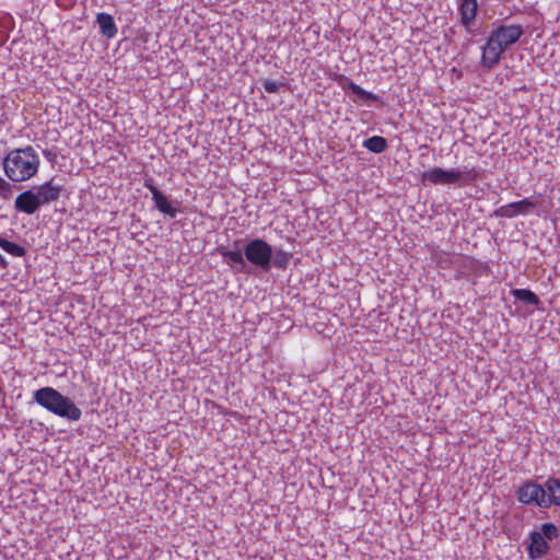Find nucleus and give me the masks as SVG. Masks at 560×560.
<instances>
[{
	"mask_svg": "<svg viewBox=\"0 0 560 560\" xmlns=\"http://www.w3.org/2000/svg\"><path fill=\"white\" fill-rule=\"evenodd\" d=\"M544 487V509L560 506V479L549 478Z\"/></svg>",
	"mask_w": 560,
	"mask_h": 560,
	"instance_id": "ddd939ff",
	"label": "nucleus"
},
{
	"mask_svg": "<svg viewBox=\"0 0 560 560\" xmlns=\"http://www.w3.org/2000/svg\"><path fill=\"white\" fill-rule=\"evenodd\" d=\"M359 100L361 101H380V96L376 94H373L372 92H368L363 90L360 85L357 83L353 85V88L350 90Z\"/></svg>",
	"mask_w": 560,
	"mask_h": 560,
	"instance_id": "aec40b11",
	"label": "nucleus"
},
{
	"mask_svg": "<svg viewBox=\"0 0 560 560\" xmlns=\"http://www.w3.org/2000/svg\"><path fill=\"white\" fill-rule=\"evenodd\" d=\"M13 194V185L0 176V197L2 199H10Z\"/></svg>",
	"mask_w": 560,
	"mask_h": 560,
	"instance_id": "5701e85b",
	"label": "nucleus"
},
{
	"mask_svg": "<svg viewBox=\"0 0 560 560\" xmlns=\"http://www.w3.org/2000/svg\"><path fill=\"white\" fill-rule=\"evenodd\" d=\"M546 540H555L560 536L559 528L553 523H544L540 526V532Z\"/></svg>",
	"mask_w": 560,
	"mask_h": 560,
	"instance_id": "6ab92c4d",
	"label": "nucleus"
},
{
	"mask_svg": "<svg viewBox=\"0 0 560 560\" xmlns=\"http://www.w3.org/2000/svg\"><path fill=\"white\" fill-rule=\"evenodd\" d=\"M42 205L34 188L24 190L16 196L14 200V209L16 212H21L27 215L36 213L40 209Z\"/></svg>",
	"mask_w": 560,
	"mask_h": 560,
	"instance_id": "1a4fd4ad",
	"label": "nucleus"
},
{
	"mask_svg": "<svg viewBox=\"0 0 560 560\" xmlns=\"http://www.w3.org/2000/svg\"><path fill=\"white\" fill-rule=\"evenodd\" d=\"M334 80L343 91L351 90L355 84L349 77L345 74H336Z\"/></svg>",
	"mask_w": 560,
	"mask_h": 560,
	"instance_id": "4be33fe9",
	"label": "nucleus"
},
{
	"mask_svg": "<svg viewBox=\"0 0 560 560\" xmlns=\"http://www.w3.org/2000/svg\"><path fill=\"white\" fill-rule=\"evenodd\" d=\"M458 12L462 25L467 32H471L478 12L477 0H460Z\"/></svg>",
	"mask_w": 560,
	"mask_h": 560,
	"instance_id": "f8f14e48",
	"label": "nucleus"
},
{
	"mask_svg": "<svg viewBox=\"0 0 560 560\" xmlns=\"http://www.w3.org/2000/svg\"><path fill=\"white\" fill-rule=\"evenodd\" d=\"M480 177V173L475 167L469 168L464 166L463 168H442L434 166L429 171L421 174V183L427 186L430 185H467L476 182Z\"/></svg>",
	"mask_w": 560,
	"mask_h": 560,
	"instance_id": "39448f33",
	"label": "nucleus"
},
{
	"mask_svg": "<svg viewBox=\"0 0 560 560\" xmlns=\"http://www.w3.org/2000/svg\"><path fill=\"white\" fill-rule=\"evenodd\" d=\"M510 293L516 301L540 308L541 301L533 291L528 289H512Z\"/></svg>",
	"mask_w": 560,
	"mask_h": 560,
	"instance_id": "2eb2a0df",
	"label": "nucleus"
},
{
	"mask_svg": "<svg viewBox=\"0 0 560 560\" xmlns=\"http://www.w3.org/2000/svg\"><path fill=\"white\" fill-rule=\"evenodd\" d=\"M39 163V156L32 145L11 150L2 159L4 174L14 183L34 177L38 172Z\"/></svg>",
	"mask_w": 560,
	"mask_h": 560,
	"instance_id": "7ed1b4c3",
	"label": "nucleus"
},
{
	"mask_svg": "<svg viewBox=\"0 0 560 560\" xmlns=\"http://www.w3.org/2000/svg\"><path fill=\"white\" fill-rule=\"evenodd\" d=\"M521 24L492 23V28L481 47L480 66L490 71L504 58L505 51L515 45L524 35Z\"/></svg>",
	"mask_w": 560,
	"mask_h": 560,
	"instance_id": "f03ea898",
	"label": "nucleus"
},
{
	"mask_svg": "<svg viewBox=\"0 0 560 560\" xmlns=\"http://www.w3.org/2000/svg\"><path fill=\"white\" fill-rule=\"evenodd\" d=\"M363 148H365L368 151L380 154L387 150L388 142L384 137L381 136H372L368 139H365L362 143Z\"/></svg>",
	"mask_w": 560,
	"mask_h": 560,
	"instance_id": "f3484780",
	"label": "nucleus"
},
{
	"mask_svg": "<svg viewBox=\"0 0 560 560\" xmlns=\"http://www.w3.org/2000/svg\"><path fill=\"white\" fill-rule=\"evenodd\" d=\"M55 179L56 177L54 176L42 185L33 187L42 207L59 200V198L67 192L66 187L57 184Z\"/></svg>",
	"mask_w": 560,
	"mask_h": 560,
	"instance_id": "6e6552de",
	"label": "nucleus"
},
{
	"mask_svg": "<svg viewBox=\"0 0 560 560\" xmlns=\"http://www.w3.org/2000/svg\"><path fill=\"white\" fill-rule=\"evenodd\" d=\"M520 503L544 509V487L534 480L524 481L515 491Z\"/></svg>",
	"mask_w": 560,
	"mask_h": 560,
	"instance_id": "0eeeda50",
	"label": "nucleus"
},
{
	"mask_svg": "<svg viewBox=\"0 0 560 560\" xmlns=\"http://www.w3.org/2000/svg\"><path fill=\"white\" fill-rule=\"evenodd\" d=\"M0 248H2L5 253L14 256V257H23L26 255V249L13 242L8 241L7 238L0 235Z\"/></svg>",
	"mask_w": 560,
	"mask_h": 560,
	"instance_id": "a211bd4d",
	"label": "nucleus"
},
{
	"mask_svg": "<svg viewBox=\"0 0 560 560\" xmlns=\"http://www.w3.org/2000/svg\"><path fill=\"white\" fill-rule=\"evenodd\" d=\"M528 539L529 544L526 550L530 560L540 559L548 553L550 546L541 533L533 530L529 533Z\"/></svg>",
	"mask_w": 560,
	"mask_h": 560,
	"instance_id": "9b49d317",
	"label": "nucleus"
},
{
	"mask_svg": "<svg viewBox=\"0 0 560 560\" xmlns=\"http://www.w3.org/2000/svg\"><path fill=\"white\" fill-rule=\"evenodd\" d=\"M536 207L528 198H524L520 201H514L509 205L501 206L495 209L493 215L497 218H513L518 214H527Z\"/></svg>",
	"mask_w": 560,
	"mask_h": 560,
	"instance_id": "9d476101",
	"label": "nucleus"
},
{
	"mask_svg": "<svg viewBox=\"0 0 560 560\" xmlns=\"http://www.w3.org/2000/svg\"><path fill=\"white\" fill-rule=\"evenodd\" d=\"M96 23L100 27L101 34L104 37L110 39L116 36L117 26L114 21V18L110 14H108L106 12L97 13L96 14Z\"/></svg>",
	"mask_w": 560,
	"mask_h": 560,
	"instance_id": "4468645a",
	"label": "nucleus"
},
{
	"mask_svg": "<svg viewBox=\"0 0 560 560\" xmlns=\"http://www.w3.org/2000/svg\"><path fill=\"white\" fill-rule=\"evenodd\" d=\"M261 84L268 93H278L280 88L285 85L283 82H277L270 79L262 80Z\"/></svg>",
	"mask_w": 560,
	"mask_h": 560,
	"instance_id": "412c9836",
	"label": "nucleus"
},
{
	"mask_svg": "<svg viewBox=\"0 0 560 560\" xmlns=\"http://www.w3.org/2000/svg\"><path fill=\"white\" fill-rule=\"evenodd\" d=\"M218 252L223 261L236 272L250 273V266L264 272L271 269V245L259 237L235 240L232 248L221 246Z\"/></svg>",
	"mask_w": 560,
	"mask_h": 560,
	"instance_id": "f257e3e1",
	"label": "nucleus"
},
{
	"mask_svg": "<svg viewBox=\"0 0 560 560\" xmlns=\"http://www.w3.org/2000/svg\"><path fill=\"white\" fill-rule=\"evenodd\" d=\"M292 254L281 248L273 249L271 246V268L276 267L281 270H285L290 264Z\"/></svg>",
	"mask_w": 560,
	"mask_h": 560,
	"instance_id": "dca6fc26",
	"label": "nucleus"
},
{
	"mask_svg": "<svg viewBox=\"0 0 560 560\" xmlns=\"http://www.w3.org/2000/svg\"><path fill=\"white\" fill-rule=\"evenodd\" d=\"M143 186L150 190L154 208L158 211L171 219L177 217L180 201L171 200L162 190L155 186L154 179L152 177L144 178Z\"/></svg>",
	"mask_w": 560,
	"mask_h": 560,
	"instance_id": "423d86ee",
	"label": "nucleus"
},
{
	"mask_svg": "<svg viewBox=\"0 0 560 560\" xmlns=\"http://www.w3.org/2000/svg\"><path fill=\"white\" fill-rule=\"evenodd\" d=\"M9 266V262L7 261V259L0 254V267L2 269H5L7 267Z\"/></svg>",
	"mask_w": 560,
	"mask_h": 560,
	"instance_id": "393cba45",
	"label": "nucleus"
},
{
	"mask_svg": "<svg viewBox=\"0 0 560 560\" xmlns=\"http://www.w3.org/2000/svg\"><path fill=\"white\" fill-rule=\"evenodd\" d=\"M33 399L47 411L70 421H78L82 411L67 396H63L57 389L46 386L34 392Z\"/></svg>",
	"mask_w": 560,
	"mask_h": 560,
	"instance_id": "20e7f679",
	"label": "nucleus"
},
{
	"mask_svg": "<svg viewBox=\"0 0 560 560\" xmlns=\"http://www.w3.org/2000/svg\"><path fill=\"white\" fill-rule=\"evenodd\" d=\"M43 154L50 162L51 166H55L58 156L57 152L54 150L46 149L43 151Z\"/></svg>",
	"mask_w": 560,
	"mask_h": 560,
	"instance_id": "b1692460",
	"label": "nucleus"
}]
</instances>
